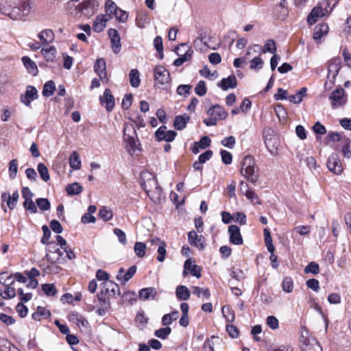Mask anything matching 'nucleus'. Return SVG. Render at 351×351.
<instances>
[{"mask_svg":"<svg viewBox=\"0 0 351 351\" xmlns=\"http://www.w3.org/2000/svg\"><path fill=\"white\" fill-rule=\"evenodd\" d=\"M97 0H70L66 3L68 12L77 18L88 19L98 10Z\"/></svg>","mask_w":351,"mask_h":351,"instance_id":"obj_1","label":"nucleus"},{"mask_svg":"<svg viewBox=\"0 0 351 351\" xmlns=\"http://www.w3.org/2000/svg\"><path fill=\"white\" fill-rule=\"evenodd\" d=\"M34 5V0H21L19 4L15 6L4 0L1 3L0 11L12 20H21L31 13Z\"/></svg>","mask_w":351,"mask_h":351,"instance_id":"obj_2","label":"nucleus"},{"mask_svg":"<svg viewBox=\"0 0 351 351\" xmlns=\"http://www.w3.org/2000/svg\"><path fill=\"white\" fill-rule=\"evenodd\" d=\"M141 185L147 195L154 202H159L161 199L162 188L159 186L155 176L148 171L141 173Z\"/></svg>","mask_w":351,"mask_h":351,"instance_id":"obj_3","label":"nucleus"},{"mask_svg":"<svg viewBox=\"0 0 351 351\" xmlns=\"http://www.w3.org/2000/svg\"><path fill=\"white\" fill-rule=\"evenodd\" d=\"M255 162L252 156H245L242 162L241 174L252 184H256L258 180V174L255 171Z\"/></svg>","mask_w":351,"mask_h":351,"instance_id":"obj_4","label":"nucleus"},{"mask_svg":"<svg viewBox=\"0 0 351 351\" xmlns=\"http://www.w3.org/2000/svg\"><path fill=\"white\" fill-rule=\"evenodd\" d=\"M155 86L162 90H167L170 88L171 77L167 69L162 66H157L154 68Z\"/></svg>","mask_w":351,"mask_h":351,"instance_id":"obj_5","label":"nucleus"},{"mask_svg":"<svg viewBox=\"0 0 351 351\" xmlns=\"http://www.w3.org/2000/svg\"><path fill=\"white\" fill-rule=\"evenodd\" d=\"M328 99L332 109H337L343 107L347 104L348 95L342 87L338 86L330 93Z\"/></svg>","mask_w":351,"mask_h":351,"instance_id":"obj_6","label":"nucleus"},{"mask_svg":"<svg viewBox=\"0 0 351 351\" xmlns=\"http://www.w3.org/2000/svg\"><path fill=\"white\" fill-rule=\"evenodd\" d=\"M175 52L179 56L173 62V64L176 66H180L189 60L193 53V51L186 43H181L175 49Z\"/></svg>","mask_w":351,"mask_h":351,"instance_id":"obj_7","label":"nucleus"},{"mask_svg":"<svg viewBox=\"0 0 351 351\" xmlns=\"http://www.w3.org/2000/svg\"><path fill=\"white\" fill-rule=\"evenodd\" d=\"M38 98V93L35 86L28 85L24 93L20 96V101L27 107L31 106V103Z\"/></svg>","mask_w":351,"mask_h":351,"instance_id":"obj_8","label":"nucleus"},{"mask_svg":"<svg viewBox=\"0 0 351 351\" xmlns=\"http://www.w3.org/2000/svg\"><path fill=\"white\" fill-rule=\"evenodd\" d=\"M327 167L330 171L335 174L339 175L343 172V166L337 154H332L328 157Z\"/></svg>","mask_w":351,"mask_h":351,"instance_id":"obj_9","label":"nucleus"},{"mask_svg":"<svg viewBox=\"0 0 351 351\" xmlns=\"http://www.w3.org/2000/svg\"><path fill=\"white\" fill-rule=\"evenodd\" d=\"M99 101L108 112H111L114 108L115 99L109 88L105 89L103 95L99 97Z\"/></svg>","mask_w":351,"mask_h":351,"instance_id":"obj_10","label":"nucleus"},{"mask_svg":"<svg viewBox=\"0 0 351 351\" xmlns=\"http://www.w3.org/2000/svg\"><path fill=\"white\" fill-rule=\"evenodd\" d=\"M188 241L191 245L195 246L200 250H204L206 247V239L203 235H198L194 231H190L188 233Z\"/></svg>","mask_w":351,"mask_h":351,"instance_id":"obj_11","label":"nucleus"},{"mask_svg":"<svg viewBox=\"0 0 351 351\" xmlns=\"http://www.w3.org/2000/svg\"><path fill=\"white\" fill-rule=\"evenodd\" d=\"M108 36L110 38L111 47L113 52L116 54L121 51V38L118 31L115 29L110 28L108 31Z\"/></svg>","mask_w":351,"mask_h":351,"instance_id":"obj_12","label":"nucleus"},{"mask_svg":"<svg viewBox=\"0 0 351 351\" xmlns=\"http://www.w3.org/2000/svg\"><path fill=\"white\" fill-rule=\"evenodd\" d=\"M19 198V193L18 191H15L13 192L12 195H11L10 193L8 192H3L1 195V202H5L7 204V206L10 210H13Z\"/></svg>","mask_w":351,"mask_h":351,"instance_id":"obj_13","label":"nucleus"},{"mask_svg":"<svg viewBox=\"0 0 351 351\" xmlns=\"http://www.w3.org/2000/svg\"><path fill=\"white\" fill-rule=\"evenodd\" d=\"M95 72L99 75L103 83H107L108 79L106 73V61L103 58L97 59L94 65Z\"/></svg>","mask_w":351,"mask_h":351,"instance_id":"obj_14","label":"nucleus"},{"mask_svg":"<svg viewBox=\"0 0 351 351\" xmlns=\"http://www.w3.org/2000/svg\"><path fill=\"white\" fill-rule=\"evenodd\" d=\"M228 232L230 234V242L233 245H240L243 243L240 229L237 226L230 225L228 227Z\"/></svg>","mask_w":351,"mask_h":351,"instance_id":"obj_15","label":"nucleus"},{"mask_svg":"<svg viewBox=\"0 0 351 351\" xmlns=\"http://www.w3.org/2000/svg\"><path fill=\"white\" fill-rule=\"evenodd\" d=\"M137 267L136 265L131 266L127 271L125 274V269L123 267L119 268L118 271V274L117 275V280L123 284H125L128 281H129L136 274Z\"/></svg>","mask_w":351,"mask_h":351,"instance_id":"obj_16","label":"nucleus"},{"mask_svg":"<svg viewBox=\"0 0 351 351\" xmlns=\"http://www.w3.org/2000/svg\"><path fill=\"white\" fill-rule=\"evenodd\" d=\"M341 60L339 57H336L329 60L328 62L327 75L336 77L341 68Z\"/></svg>","mask_w":351,"mask_h":351,"instance_id":"obj_17","label":"nucleus"},{"mask_svg":"<svg viewBox=\"0 0 351 351\" xmlns=\"http://www.w3.org/2000/svg\"><path fill=\"white\" fill-rule=\"evenodd\" d=\"M201 270L202 269L199 265H192L191 258H189L185 261L184 264L183 276H186L187 274L186 271H189L192 276H195L197 278H199L202 276Z\"/></svg>","mask_w":351,"mask_h":351,"instance_id":"obj_18","label":"nucleus"},{"mask_svg":"<svg viewBox=\"0 0 351 351\" xmlns=\"http://www.w3.org/2000/svg\"><path fill=\"white\" fill-rule=\"evenodd\" d=\"M207 114L210 117H216L217 119L223 120L228 117V112L223 107L216 104L211 106L208 110Z\"/></svg>","mask_w":351,"mask_h":351,"instance_id":"obj_19","label":"nucleus"},{"mask_svg":"<svg viewBox=\"0 0 351 351\" xmlns=\"http://www.w3.org/2000/svg\"><path fill=\"white\" fill-rule=\"evenodd\" d=\"M329 27L326 23L317 24L313 31V39L317 43H320L322 38L328 33Z\"/></svg>","mask_w":351,"mask_h":351,"instance_id":"obj_20","label":"nucleus"},{"mask_svg":"<svg viewBox=\"0 0 351 351\" xmlns=\"http://www.w3.org/2000/svg\"><path fill=\"white\" fill-rule=\"evenodd\" d=\"M69 320L77 325L78 327L88 328L89 323L81 313L72 311L69 315Z\"/></svg>","mask_w":351,"mask_h":351,"instance_id":"obj_21","label":"nucleus"},{"mask_svg":"<svg viewBox=\"0 0 351 351\" xmlns=\"http://www.w3.org/2000/svg\"><path fill=\"white\" fill-rule=\"evenodd\" d=\"M101 288L103 290L109 295L114 296L116 293L118 295H121V291L119 287V285L112 280L104 282L101 284Z\"/></svg>","mask_w":351,"mask_h":351,"instance_id":"obj_22","label":"nucleus"},{"mask_svg":"<svg viewBox=\"0 0 351 351\" xmlns=\"http://www.w3.org/2000/svg\"><path fill=\"white\" fill-rule=\"evenodd\" d=\"M112 16H107V15L101 14L98 15L93 24V29L95 32H101L106 26V23Z\"/></svg>","mask_w":351,"mask_h":351,"instance_id":"obj_23","label":"nucleus"},{"mask_svg":"<svg viewBox=\"0 0 351 351\" xmlns=\"http://www.w3.org/2000/svg\"><path fill=\"white\" fill-rule=\"evenodd\" d=\"M326 16L324 12L323 8L320 6H316L312 9L311 12L307 16V23L309 25L315 24L319 17Z\"/></svg>","mask_w":351,"mask_h":351,"instance_id":"obj_24","label":"nucleus"},{"mask_svg":"<svg viewBox=\"0 0 351 351\" xmlns=\"http://www.w3.org/2000/svg\"><path fill=\"white\" fill-rule=\"evenodd\" d=\"M237 86V78L234 75H229L226 78H223L217 84V86L221 88L223 90H227L229 88H234Z\"/></svg>","mask_w":351,"mask_h":351,"instance_id":"obj_25","label":"nucleus"},{"mask_svg":"<svg viewBox=\"0 0 351 351\" xmlns=\"http://www.w3.org/2000/svg\"><path fill=\"white\" fill-rule=\"evenodd\" d=\"M157 289L154 287H146L139 290L138 296L139 299L143 301L149 300H154L157 295Z\"/></svg>","mask_w":351,"mask_h":351,"instance_id":"obj_26","label":"nucleus"},{"mask_svg":"<svg viewBox=\"0 0 351 351\" xmlns=\"http://www.w3.org/2000/svg\"><path fill=\"white\" fill-rule=\"evenodd\" d=\"M287 0H280L278 5L275 7V12L277 14V17L280 20H285L288 15L289 11L287 8Z\"/></svg>","mask_w":351,"mask_h":351,"instance_id":"obj_27","label":"nucleus"},{"mask_svg":"<svg viewBox=\"0 0 351 351\" xmlns=\"http://www.w3.org/2000/svg\"><path fill=\"white\" fill-rule=\"evenodd\" d=\"M302 351H322V348L319 343L315 339H307L304 341L302 347Z\"/></svg>","mask_w":351,"mask_h":351,"instance_id":"obj_28","label":"nucleus"},{"mask_svg":"<svg viewBox=\"0 0 351 351\" xmlns=\"http://www.w3.org/2000/svg\"><path fill=\"white\" fill-rule=\"evenodd\" d=\"M190 119V116L186 114L178 115L175 117L173 127L178 130H182L186 128V124L189 122Z\"/></svg>","mask_w":351,"mask_h":351,"instance_id":"obj_29","label":"nucleus"},{"mask_svg":"<svg viewBox=\"0 0 351 351\" xmlns=\"http://www.w3.org/2000/svg\"><path fill=\"white\" fill-rule=\"evenodd\" d=\"M22 62L27 69V72L33 76H36L38 73V67L36 63L31 60L28 56H23L22 58Z\"/></svg>","mask_w":351,"mask_h":351,"instance_id":"obj_30","label":"nucleus"},{"mask_svg":"<svg viewBox=\"0 0 351 351\" xmlns=\"http://www.w3.org/2000/svg\"><path fill=\"white\" fill-rule=\"evenodd\" d=\"M51 313L49 310L45 307L38 306L36 308V311L32 315V317L35 321H40L41 317L47 319L50 317Z\"/></svg>","mask_w":351,"mask_h":351,"instance_id":"obj_31","label":"nucleus"},{"mask_svg":"<svg viewBox=\"0 0 351 351\" xmlns=\"http://www.w3.org/2000/svg\"><path fill=\"white\" fill-rule=\"evenodd\" d=\"M151 243L152 244H155V245H157L158 243H160V245H158V256H157V260L159 262H163L165 259V256H166V243L163 241H160L158 239H153L151 241Z\"/></svg>","mask_w":351,"mask_h":351,"instance_id":"obj_32","label":"nucleus"},{"mask_svg":"<svg viewBox=\"0 0 351 351\" xmlns=\"http://www.w3.org/2000/svg\"><path fill=\"white\" fill-rule=\"evenodd\" d=\"M38 38L43 43V44H48L51 43L54 39V34L51 29H46L41 31L38 35Z\"/></svg>","mask_w":351,"mask_h":351,"instance_id":"obj_33","label":"nucleus"},{"mask_svg":"<svg viewBox=\"0 0 351 351\" xmlns=\"http://www.w3.org/2000/svg\"><path fill=\"white\" fill-rule=\"evenodd\" d=\"M176 295L178 300H187L190 298V291L184 285H178L176 289Z\"/></svg>","mask_w":351,"mask_h":351,"instance_id":"obj_34","label":"nucleus"},{"mask_svg":"<svg viewBox=\"0 0 351 351\" xmlns=\"http://www.w3.org/2000/svg\"><path fill=\"white\" fill-rule=\"evenodd\" d=\"M130 83L133 88H138L141 84L140 73L139 71L133 69H131L129 73Z\"/></svg>","mask_w":351,"mask_h":351,"instance_id":"obj_35","label":"nucleus"},{"mask_svg":"<svg viewBox=\"0 0 351 351\" xmlns=\"http://www.w3.org/2000/svg\"><path fill=\"white\" fill-rule=\"evenodd\" d=\"M62 255L60 250L56 248L51 254H47L45 258L49 262V265H53L56 263H60V257Z\"/></svg>","mask_w":351,"mask_h":351,"instance_id":"obj_36","label":"nucleus"},{"mask_svg":"<svg viewBox=\"0 0 351 351\" xmlns=\"http://www.w3.org/2000/svg\"><path fill=\"white\" fill-rule=\"evenodd\" d=\"M56 90V84L53 81L49 80L45 83L42 94L44 97H49L51 96Z\"/></svg>","mask_w":351,"mask_h":351,"instance_id":"obj_37","label":"nucleus"},{"mask_svg":"<svg viewBox=\"0 0 351 351\" xmlns=\"http://www.w3.org/2000/svg\"><path fill=\"white\" fill-rule=\"evenodd\" d=\"M82 186L77 182L69 184L66 187V191L68 195H79L82 191Z\"/></svg>","mask_w":351,"mask_h":351,"instance_id":"obj_38","label":"nucleus"},{"mask_svg":"<svg viewBox=\"0 0 351 351\" xmlns=\"http://www.w3.org/2000/svg\"><path fill=\"white\" fill-rule=\"evenodd\" d=\"M69 165L74 170H78L81 167V160L76 152H73L69 157Z\"/></svg>","mask_w":351,"mask_h":351,"instance_id":"obj_39","label":"nucleus"},{"mask_svg":"<svg viewBox=\"0 0 351 351\" xmlns=\"http://www.w3.org/2000/svg\"><path fill=\"white\" fill-rule=\"evenodd\" d=\"M263 235L265 237V243L269 252H272V251H275V247L273 245L272 238L271 237L270 231L268 228H265L263 230Z\"/></svg>","mask_w":351,"mask_h":351,"instance_id":"obj_40","label":"nucleus"},{"mask_svg":"<svg viewBox=\"0 0 351 351\" xmlns=\"http://www.w3.org/2000/svg\"><path fill=\"white\" fill-rule=\"evenodd\" d=\"M37 170L43 180L47 182L50 179L48 169L44 163H39L37 166Z\"/></svg>","mask_w":351,"mask_h":351,"instance_id":"obj_41","label":"nucleus"},{"mask_svg":"<svg viewBox=\"0 0 351 351\" xmlns=\"http://www.w3.org/2000/svg\"><path fill=\"white\" fill-rule=\"evenodd\" d=\"M56 50L54 47L42 49V54L47 62H53L54 60L56 58Z\"/></svg>","mask_w":351,"mask_h":351,"instance_id":"obj_42","label":"nucleus"},{"mask_svg":"<svg viewBox=\"0 0 351 351\" xmlns=\"http://www.w3.org/2000/svg\"><path fill=\"white\" fill-rule=\"evenodd\" d=\"M98 300L101 306L110 307V300L109 295H108L101 288L100 291L97 293Z\"/></svg>","mask_w":351,"mask_h":351,"instance_id":"obj_43","label":"nucleus"},{"mask_svg":"<svg viewBox=\"0 0 351 351\" xmlns=\"http://www.w3.org/2000/svg\"><path fill=\"white\" fill-rule=\"evenodd\" d=\"M36 204L42 211H47L51 208L50 202L47 198H38L36 199Z\"/></svg>","mask_w":351,"mask_h":351,"instance_id":"obj_44","label":"nucleus"},{"mask_svg":"<svg viewBox=\"0 0 351 351\" xmlns=\"http://www.w3.org/2000/svg\"><path fill=\"white\" fill-rule=\"evenodd\" d=\"M171 332L170 327L160 328L154 332V335L161 339H166Z\"/></svg>","mask_w":351,"mask_h":351,"instance_id":"obj_45","label":"nucleus"},{"mask_svg":"<svg viewBox=\"0 0 351 351\" xmlns=\"http://www.w3.org/2000/svg\"><path fill=\"white\" fill-rule=\"evenodd\" d=\"M154 45L159 55V58L162 59L164 58L163 45L162 39L160 36H158L154 38Z\"/></svg>","mask_w":351,"mask_h":351,"instance_id":"obj_46","label":"nucleus"},{"mask_svg":"<svg viewBox=\"0 0 351 351\" xmlns=\"http://www.w3.org/2000/svg\"><path fill=\"white\" fill-rule=\"evenodd\" d=\"M136 255L139 258H143L145 254L146 245L143 242H136L134 247Z\"/></svg>","mask_w":351,"mask_h":351,"instance_id":"obj_47","label":"nucleus"},{"mask_svg":"<svg viewBox=\"0 0 351 351\" xmlns=\"http://www.w3.org/2000/svg\"><path fill=\"white\" fill-rule=\"evenodd\" d=\"M263 53H265L267 52L271 53H275L276 51V43L273 39L267 40L263 47Z\"/></svg>","mask_w":351,"mask_h":351,"instance_id":"obj_48","label":"nucleus"},{"mask_svg":"<svg viewBox=\"0 0 351 351\" xmlns=\"http://www.w3.org/2000/svg\"><path fill=\"white\" fill-rule=\"evenodd\" d=\"M118 7L116 3L112 0H107L105 3V9L107 13V16L113 15L118 10Z\"/></svg>","mask_w":351,"mask_h":351,"instance_id":"obj_49","label":"nucleus"},{"mask_svg":"<svg viewBox=\"0 0 351 351\" xmlns=\"http://www.w3.org/2000/svg\"><path fill=\"white\" fill-rule=\"evenodd\" d=\"M193 293L197 295L198 297L203 296L206 299H208L210 296L208 289L201 288L199 287H193Z\"/></svg>","mask_w":351,"mask_h":351,"instance_id":"obj_50","label":"nucleus"},{"mask_svg":"<svg viewBox=\"0 0 351 351\" xmlns=\"http://www.w3.org/2000/svg\"><path fill=\"white\" fill-rule=\"evenodd\" d=\"M42 290L47 296H54L57 293V289L53 284L42 285Z\"/></svg>","mask_w":351,"mask_h":351,"instance_id":"obj_51","label":"nucleus"},{"mask_svg":"<svg viewBox=\"0 0 351 351\" xmlns=\"http://www.w3.org/2000/svg\"><path fill=\"white\" fill-rule=\"evenodd\" d=\"M282 289L285 292L291 293L293 289V282L291 277L287 276L282 280Z\"/></svg>","mask_w":351,"mask_h":351,"instance_id":"obj_52","label":"nucleus"},{"mask_svg":"<svg viewBox=\"0 0 351 351\" xmlns=\"http://www.w3.org/2000/svg\"><path fill=\"white\" fill-rule=\"evenodd\" d=\"M192 88L191 85L189 84H181L179 85L176 89V93L178 95L184 96V97H186L190 94V90Z\"/></svg>","mask_w":351,"mask_h":351,"instance_id":"obj_53","label":"nucleus"},{"mask_svg":"<svg viewBox=\"0 0 351 351\" xmlns=\"http://www.w3.org/2000/svg\"><path fill=\"white\" fill-rule=\"evenodd\" d=\"M99 216L100 218L107 221L112 218L113 213L110 209H108L107 207L104 206L100 208L99 212Z\"/></svg>","mask_w":351,"mask_h":351,"instance_id":"obj_54","label":"nucleus"},{"mask_svg":"<svg viewBox=\"0 0 351 351\" xmlns=\"http://www.w3.org/2000/svg\"><path fill=\"white\" fill-rule=\"evenodd\" d=\"M18 171V163L16 159H12L9 163V176L13 180L16 178Z\"/></svg>","mask_w":351,"mask_h":351,"instance_id":"obj_55","label":"nucleus"},{"mask_svg":"<svg viewBox=\"0 0 351 351\" xmlns=\"http://www.w3.org/2000/svg\"><path fill=\"white\" fill-rule=\"evenodd\" d=\"M222 313L224 316L226 322H232L234 320L235 316H234V312L233 310H232L230 307H225L223 306L222 308Z\"/></svg>","mask_w":351,"mask_h":351,"instance_id":"obj_56","label":"nucleus"},{"mask_svg":"<svg viewBox=\"0 0 351 351\" xmlns=\"http://www.w3.org/2000/svg\"><path fill=\"white\" fill-rule=\"evenodd\" d=\"M207 88L206 86V83L204 81H199L195 88V93L200 97H202L206 94Z\"/></svg>","mask_w":351,"mask_h":351,"instance_id":"obj_57","label":"nucleus"},{"mask_svg":"<svg viewBox=\"0 0 351 351\" xmlns=\"http://www.w3.org/2000/svg\"><path fill=\"white\" fill-rule=\"evenodd\" d=\"M113 16L115 17L116 20L120 23H125L128 18V12L120 8H118Z\"/></svg>","mask_w":351,"mask_h":351,"instance_id":"obj_58","label":"nucleus"},{"mask_svg":"<svg viewBox=\"0 0 351 351\" xmlns=\"http://www.w3.org/2000/svg\"><path fill=\"white\" fill-rule=\"evenodd\" d=\"M123 138L127 145L129 146L132 152H135L136 149V143L135 138L125 133V130L123 133Z\"/></svg>","mask_w":351,"mask_h":351,"instance_id":"obj_59","label":"nucleus"},{"mask_svg":"<svg viewBox=\"0 0 351 351\" xmlns=\"http://www.w3.org/2000/svg\"><path fill=\"white\" fill-rule=\"evenodd\" d=\"M23 205L24 208L26 210L29 211L31 213H36L37 212L36 206L35 205L34 202H33L32 198L25 199Z\"/></svg>","mask_w":351,"mask_h":351,"instance_id":"obj_60","label":"nucleus"},{"mask_svg":"<svg viewBox=\"0 0 351 351\" xmlns=\"http://www.w3.org/2000/svg\"><path fill=\"white\" fill-rule=\"evenodd\" d=\"M129 119L133 123H134L135 125L138 128L145 127V125L143 117L141 115L138 114H132L131 117Z\"/></svg>","mask_w":351,"mask_h":351,"instance_id":"obj_61","label":"nucleus"},{"mask_svg":"<svg viewBox=\"0 0 351 351\" xmlns=\"http://www.w3.org/2000/svg\"><path fill=\"white\" fill-rule=\"evenodd\" d=\"M304 272L306 274L311 273L313 274H317L319 272V265L315 262H311L305 268Z\"/></svg>","mask_w":351,"mask_h":351,"instance_id":"obj_62","label":"nucleus"},{"mask_svg":"<svg viewBox=\"0 0 351 351\" xmlns=\"http://www.w3.org/2000/svg\"><path fill=\"white\" fill-rule=\"evenodd\" d=\"M263 65V60L262 58L259 56H256L254 58L250 61V69H254V70H259L262 69Z\"/></svg>","mask_w":351,"mask_h":351,"instance_id":"obj_63","label":"nucleus"},{"mask_svg":"<svg viewBox=\"0 0 351 351\" xmlns=\"http://www.w3.org/2000/svg\"><path fill=\"white\" fill-rule=\"evenodd\" d=\"M0 295L3 299H12L15 297L16 291L14 288L8 286Z\"/></svg>","mask_w":351,"mask_h":351,"instance_id":"obj_64","label":"nucleus"}]
</instances>
